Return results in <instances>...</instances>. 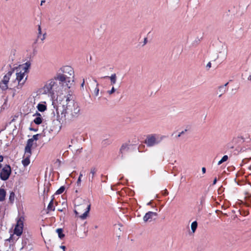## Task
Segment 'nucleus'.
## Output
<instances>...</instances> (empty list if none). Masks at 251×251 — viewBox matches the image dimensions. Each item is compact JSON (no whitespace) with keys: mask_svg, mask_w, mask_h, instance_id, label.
<instances>
[{"mask_svg":"<svg viewBox=\"0 0 251 251\" xmlns=\"http://www.w3.org/2000/svg\"><path fill=\"white\" fill-rule=\"evenodd\" d=\"M73 104H68L67 105L63 104L62 106L63 110L61 113V116L59 114L58 106L54 105V101L52 104L54 108L56 109L57 114V120L61 124L64 122L74 121L80 115V108L77 102H72Z\"/></svg>","mask_w":251,"mask_h":251,"instance_id":"1","label":"nucleus"},{"mask_svg":"<svg viewBox=\"0 0 251 251\" xmlns=\"http://www.w3.org/2000/svg\"><path fill=\"white\" fill-rule=\"evenodd\" d=\"M24 217L23 216L19 217L17 219L16 224L15 225L13 234L10 235H22L23 233H26V228H24Z\"/></svg>","mask_w":251,"mask_h":251,"instance_id":"2","label":"nucleus"},{"mask_svg":"<svg viewBox=\"0 0 251 251\" xmlns=\"http://www.w3.org/2000/svg\"><path fill=\"white\" fill-rule=\"evenodd\" d=\"M54 80H58L59 81V84L61 85V87H63L64 84H66V85L67 86L68 88H70L71 87V85L73 84L72 82L69 85V83L71 82L70 76H67L66 75L57 73L54 77Z\"/></svg>","mask_w":251,"mask_h":251,"instance_id":"3","label":"nucleus"},{"mask_svg":"<svg viewBox=\"0 0 251 251\" xmlns=\"http://www.w3.org/2000/svg\"><path fill=\"white\" fill-rule=\"evenodd\" d=\"M12 173V169L9 164L2 167L0 171V179L2 181L7 180Z\"/></svg>","mask_w":251,"mask_h":251,"instance_id":"4","label":"nucleus"},{"mask_svg":"<svg viewBox=\"0 0 251 251\" xmlns=\"http://www.w3.org/2000/svg\"><path fill=\"white\" fill-rule=\"evenodd\" d=\"M155 136V134L149 135L147 136L145 143L148 147H152L155 145L158 144L164 138L167 137L166 136H162L160 137L156 138Z\"/></svg>","mask_w":251,"mask_h":251,"instance_id":"5","label":"nucleus"},{"mask_svg":"<svg viewBox=\"0 0 251 251\" xmlns=\"http://www.w3.org/2000/svg\"><path fill=\"white\" fill-rule=\"evenodd\" d=\"M46 89L48 93L54 94V91L57 92L61 90V88L59 87L56 82L53 79L50 80V82L49 84L46 85Z\"/></svg>","mask_w":251,"mask_h":251,"instance_id":"6","label":"nucleus"},{"mask_svg":"<svg viewBox=\"0 0 251 251\" xmlns=\"http://www.w3.org/2000/svg\"><path fill=\"white\" fill-rule=\"evenodd\" d=\"M22 248H26L31 250L32 249V242L30 236H22Z\"/></svg>","mask_w":251,"mask_h":251,"instance_id":"7","label":"nucleus"},{"mask_svg":"<svg viewBox=\"0 0 251 251\" xmlns=\"http://www.w3.org/2000/svg\"><path fill=\"white\" fill-rule=\"evenodd\" d=\"M59 71H61L63 74H67L70 76H73L72 83L74 82V71L73 68L70 66H63L60 68Z\"/></svg>","mask_w":251,"mask_h":251,"instance_id":"8","label":"nucleus"},{"mask_svg":"<svg viewBox=\"0 0 251 251\" xmlns=\"http://www.w3.org/2000/svg\"><path fill=\"white\" fill-rule=\"evenodd\" d=\"M34 141L31 138L28 139L25 148V154H32V149Z\"/></svg>","mask_w":251,"mask_h":251,"instance_id":"9","label":"nucleus"},{"mask_svg":"<svg viewBox=\"0 0 251 251\" xmlns=\"http://www.w3.org/2000/svg\"><path fill=\"white\" fill-rule=\"evenodd\" d=\"M17 68L18 69L22 68V70L24 71V73L25 74L28 73L31 68V63L30 61H27L22 65H19Z\"/></svg>","mask_w":251,"mask_h":251,"instance_id":"10","label":"nucleus"},{"mask_svg":"<svg viewBox=\"0 0 251 251\" xmlns=\"http://www.w3.org/2000/svg\"><path fill=\"white\" fill-rule=\"evenodd\" d=\"M157 215L158 214L156 212L149 211L144 215L143 220L145 222H147L148 221L151 222L153 219V216H157Z\"/></svg>","mask_w":251,"mask_h":251,"instance_id":"11","label":"nucleus"},{"mask_svg":"<svg viewBox=\"0 0 251 251\" xmlns=\"http://www.w3.org/2000/svg\"><path fill=\"white\" fill-rule=\"evenodd\" d=\"M38 111L41 112H44L47 109V104L45 101L39 103L37 106Z\"/></svg>","mask_w":251,"mask_h":251,"instance_id":"12","label":"nucleus"},{"mask_svg":"<svg viewBox=\"0 0 251 251\" xmlns=\"http://www.w3.org/2000/svg\"><path fill=\"white\" fill-rule=\"evenodd\" d=\"M9 81L2 79L0 82V88L2 91L9 89L8 84Z\"/></svg>","mask_w":251,"mask_h":251,"instance_id":"13","label":"nucleus"},{"mask_svg":"<svg viewBox=\"0 0 251 251\" xmlns=\"http://www.w3.org/2000/svg\"><path fill=\"white\" fill-rule=\"evenodd\" d=\"M102 78H109L110 80L111 85H113L116 82L117 76L116 74H112L111 76H104L102 77Z\"/></svg>","mask_w":251,"mask_h":251,"instance_id":"14","label":"nucleus"},{"mask_svg":"<svg viewBox=\"0 0 251 251\" xmlns=\"http://www.w3.org/2000/svg\"><path fill=\"white\" fill-rule=\"evenodd\" d=\"M31 154H26V156L25 158H24L22 161V163L23 165L26 167H27L30 163V157Z\"/></svg>","mask_w":251,"mask_h":251,"instance_id":"15","label":"nucleus"},{"mask_svg":"<svg viewBox=\"0 0 251 251\" xmlns=\"http://www.w3.org/2000/svg\"><path fill=\"white\" fill-rule=\"evenodd\" d=\"M17 236H10L8 239H7L5 240V244L8 245V243H9V246L13 244L17 240L18 238H16Z\"/></svg>","mask_w":251,"mask_h":251,"instance_id":"16","label":"nucleus"},{"mask_svg":"<svg viewBox=\"0 0 251 251\" xmlns=\"http://www.w3.org/2000/svg\"><path fill=\"white\" fill-rule=\"evenodd\" d=\"M6 195V190L4 188H0V201H3L5 200Z\"/></svg>","mask_w":251,"mask_h":251,"instance_id":"17","label":"nucleus"},{"mask_svg":"<svg viewBox=\"0 0 251 251\" xmlns=\"http://www.w3.org/2000/svg\"><path fill=\"white\" fill-rule=\"evenodd\" d=\"M25 73H22L21 71L20 72H17L16 73V78L15 79V81H21L22 79L24 78L25 75Z\"/></svg>","mask_w":251,"mask_h":251,"instance_id":"18","label":"nucleus"},{"mask_svg":"<svg viewBox=\"0 0 251 251\" xmlns=\"http://www.w3.org/2000/svg\"><path fill=\"white\" fill-rule=\"evenodd\" d=\"M128 146V144H127L126 143L123 144L122 145V146L120 148V151H119V153L122 154V155H121L122 158H123V157H124L123 155V151L126 149V150L128 151L129 150V147Z\"/></svg>","mask_w":251,"mask_h":251,"instance_id":"19","label":"nucleus"},{"mask_svg":"<svg viewBox=\"0 0 251 251\" xmlns=\"http://www.w3.org/2000/svg\"><path fill=\"white\" fill-rule=\"evenodd\" d=\"M47 210L48 211L47 213H48L50 211H54L55 210V206L53 205V200L50 201L48 206Z\"/></svg>","mask_w":251,"mask_h":251,"instance_id":"20","label":"nucleus"},{"mask_svg":"<svg viewBox=\"0 0 251 251\" xmlns=\"http://www.w3.org/2000/svg\"><path fill=\"white\" fill-rule=\"evenodd\" d=\"M43 117H36L33 121L32 122H33L35 124L37 125H39L41 124L43 122Z\"/></svg>","mask_w":251,"mask_h":251,"instance_id":"21","label":"nucleus"},{"mask_svg":"<svg viewBox=\"0 0 251 251\" xmlns=\"http://www.w3.org/2000/svg\"><path fill=\"white\" fill-rule=\"evenodd\" d=\"M197 227H198L197 222L196 221L193 222L191 225V231H192V233H194L196 231V230L197 228Z\"/></svg>","mask_w":251,"mask_h":251,"instance_id":"22","label":"nucleus"},{"mask_svg":"<svg viewBox=\"0 0 251 251\" xmlns=\"http://www.w3.org/2000/svg\"><path fill=\"white\" fill-rule=\"evenodd\" d=\"M112 143V141L108 139H105L102 141L101 145L103 147H105Z\"/></svg>","mask_w":251,"mask_h":251,"instance_id":"23","label":"nucleus"},{"mask_svg":"<svg viewBox=\"0 0 251 251\" xmlns=\"http://www.w3.org/2000/svg\"><path fill=\"white\" fill-rule=\"evenodd\" d=\"M15 194V192L13 191L10 192V194L9 196V201L10 203H13L14 201Z\"/></svg>","mask_w":251,"mask_h":251,"instance_id":"24","label":"nucleus"},{"mask_svg":"<svg viewBox=\"0 0 251 251\" xmlns=\"http://www.w3.org/2000/svg\"><path fill=\"white\" fill-rule=\"evenodd\" d=\"M97 171V169L95 167L92 168L91 169L90 173L92 174V178H90V176H89V181H91V182L93 181L94 175L95 174V173H96Z\"/></svg>","mask_w":251,"mask_h":251,"instance_id":"25","label":"nucleus"},{"mask_svg":"<svg viewBox=\"0 0 251 251\" xmlns=\"http://www.w3.org/2000/svg\"><path fill=\"white\" fill-rule=\"evenodd\" d=\"M66 189L65 186H61L55 193L54 195L61 194L64 192Z\"/></svg>","mask_w":251,"mask_h":251,"instance_id":"26","label":"nucleus"},{"mask_svg":"<svg viewBox=\"0 0 251 251\" xmlns=\"http://www.w3.org/2000/svg\"><path fill=\"white\" fill-rule=\"evenodd\" d=\"M218 89L220 93V94L219 96V97H221L227 90V88L226 87H224V86H219L218 87Z\"/></svg>","mask_w":251,"mask_h":251,"instance_id":"27","label":"nucleus"},{"mask_svg":"<svg viewBox=\"0 0 251 251\" xmlns=\"http://www.w3.org/2000/svg\"><path fill=\"white\" fill-rule=\"evenodd\" d=\"M228 159V157L227 155H225L223 156V157L221 158L220 160L219 161L218 163V165H220L226 161Z\"/></svg>","mask_w":251,"mask_h":251,"instance_id":"28","label":"nucleus"},{"mask_svg":"<svg viewBox=\"0 0 251 251\" xmlns=\"http://www.w3.org/2000/svg\"><path fill=\"white\" fill-rule=\"evenodd\" d=\"M240 214L244 216H248L250 214V210L249 209L248 210H244V209H241L240 210Z\"/></svg>","mask_w":251,"mask_h":251,"instance_id":"29","label":"nucleus"},{"mask_svg":"<svg viewBox=\"0 0 251 251\" xmlns=\"http://www.w3.org/2000/svg\"><path fill=\"white\" fill-rule=\"evenodd\" d=\"M71 96V95L70 94H68V95L67 96V98H66V104H65V105H68V104H69V103L70 104H73V102H75L74 100H70V97Z\"/></svg>","mask_w":251,"mask_h":251,"instance_id":"30","label":"nucleus"},{"mask_svg":"<svg viewBox=\"0 0 251 251\" xmlns=\"http://www.w3.org/2000/svg\"><path fill=\"white\" fill-rule=\"evenodd\" d=\"M89 213L88 211H85L82 214L79 216V218L82 220L86 219L89 216Z\"/></svg>","mask_w":251,"mask_h":251,"instance_id":"31","label":"nucleus"},{"mask_svg":"<svg viewBox=\"0 0 251 251\" xmlns=\"http://www.w3.org/2000/svg\"><path fill=\"white\" fill-rule=\"evenodd\" d=\"M18 70V68L15 67L11 69L10 71H9L8 73L5 74L8 77H10L14 73L15 70ZM18 71V70H17Z\"/></svg>","mask_w":251,"mask_h":251,"instance_id":"32","label":"nucleus"},{"mask_svg":"<svg viewBox=\"0 0 251 251\" xmlns=\"http://www.w3.org/2000/svg\"><path fill=\"white\" fill-rule=\"evenodd\" d=\"M41 136V133L36 134L35 135H33L32 136V137L31 138V140H32L33 141H37L39 140V137Z\"/></svg>","mask_w":251,"mask_h":251,"instance_id":"33","label":"nucleus"},{"mask_svg":"<svg viewBox=\"0 0 251 251\" xmlns=\"http://www.w3.org/2000/svg\"><path fill=\"white\" fill-rule=\"evenodd\" d=\"M63 229L62 228H58L56 229V232L58 234V235H65L63 233Z\"/></svg>","mask_w":251,"mask_h":251,"instance_id":"34","label":"nucleus"},{"mask_svg":"<svg viewBox=\"0 0 251 251\" xmlns=\"http://www.w3.org/2000/svg\"><path fill=\"white\" fill-rule=\"evenodd\" d=\"M135 241V238H130L129 236L127 237V244L128 245H132L133 242Z\"/></svg>","mask_w":251,"mask_h":251,"instance_id":"35","label":"nucleus"},{"mask_svg":"<svg viewBox=\"0 0 251 251\" xmlns=\"http://www.w3.org/2000/svg\"><path fill=\"white\" fill-rule=\"evenodd\" d=\"M18 84L16 86V87L18 89H21L22 88V87L23 86V85L25 84V83L24 82H21V81H18Z\"/></svg>","mask_w":251,"mask_h":251,"instance_id":"36","label":"nucleus"},{"mask_svg":"<svg viewBox=\"0 0 251 251\" xmlns=\"http://www.w3.org/2000/svg\"><path fill=\"white\" fill-rule=\"evenodd\" d=\"M38 33L37 37L38 38L42 35V29H41V26L40 25H38Z\"/></svg>","mask_w":251,"mask_h":251,"instance_id":"37","label":"nucleus"},{"mask_svg":"<svg viewBox=\"0 0 251 251\" xmlns=\"http://www.w3.org/2000/svg\"><path fill=\"white\" fill-rule=\"evenodd\" d=\"M99 85V84L97 83V87L95 88V90H94V94L96 96H97L99 94V88L98 87Z\"/></svg>","mask_w":251,"mask_h":251,"instance_id":"38","label":"nucleus"},{"mask_svg":"<svg viewBox=\"0 0 251 251\" xmlns=\"http://www.w3.org/2000/svg\"><path fill=\"white\" fill-rule=\"evenodd\" d=\"M45 192H46V188H44V191H43V194L42 195V196L43 197V201H45V199H48V194H45Z\"/></svg>","mask_w":251,"mask_h":251,"instance_id":"39","label":"nucleus"},{"mask_svg":"<svg viewBox=\"0 0 251 251\" xmlns=\"http://www.w3.org/2000/svg\"><path fill=\"white\" fill-rule=\"evenodd\" d=\"M116 91V89H115V88L113 86L112 89L110 90H109L107 91V93L109 94V95H111L112 94H113Z\"/></svg>","mask_w":251,"mask_h":251,"instance_id":"40","label":"nucleus"},{"mask_svg":"<svg viewBox=\"0 0 251 251\" xmlns=\"http://www.w3.org/2000/svg\"><path fill=\"white\" fill-rule=\"evenodd\" d=\"M161 193L162 195L163 196H167L169 194V192L168 191V190L166 189L162 191Z\"/></svg>","mask_w":251,"mask_h":251,"instance_id":"41","label":"nucleus"},{"mask_svg":"<svg viewBox=\"0 0 251 251\" xmlns=\"http://www.w3.org/2000/svg\"><path fill=\"white\" fill-rule=\"evenodd\" d=\"M205 196H202L201 198L200 205H202V204H203V203L205 201Z\"/></svg>","mask_w":251,"mask_h":251,"instance_id":"42","label":"nucleus"},{"mask_svg":"<svg viewBox=\"0 0 251 251\" xmlns=\"http://www.w3.org/2000/svg\"><path fill=\"white\" fill-rule=\"evenodd\" d=\"M51 186V184L50 183V182H48V184H47V187H45L46 188V189H47V193L46 194H48V193L50 191V186Z\"/></svg>","mask_w":251,"mask_h":251,"instance_id":"43","label":"nucleus"},{"mask_svg":"<svg viewBox=\"0 0 251 251\" xmlns=\"http://www.w3.org/2000/svg\"><path fill=\"white\" fill-rule=\"evenodd\" d=\"M33 116H35L36 117H42L41 114L38 111H36V113L33 115Z\"/></svg>","mask_w":251,"mask_h":251,"instance_id":"44","label":"nucleus"},{"mask_svg":"<svg viewBox=\"0 0 251 251\" xmlns=\"http://www.w3.org/2000/svg\"><path fill=\"white\" fill-rule=\"evenodd\" d=\"M81 182V179L80 178V177H78L76 181V184L77 186H79L80 185Z\"/></svg>","mask_w":251,"mask_h":251,"instance_id":"45","label":"nucleus"},{"mask_svg":"<svg viewBox=\"0 0 251 251\" xmlns=\"http://www.w3.org/2000/svg\"><path fill=\"white\" fill-rule=\"evenodd\" d=\"M29 130L30 131H34V132H37L38 130V128H34L33 127H31V126H30L29 127Z\"/></svg>","mask_w":251,"mask_h":251,"instance_id":"46","label":"nucleus"},{"mask_svg":"<svg viewBox=\"0 0 251 251\" xmlns=\"http://www.w3.org/2000/svg\"><path fill=\"white\" fill-rule=\"evenodd\" d=\"M201 39L202 37L201 38V39H199L198 37H197V39L194 42L193 44L194 45L195 43H196L197 44H199Z\"/></svg>","mask_w":251,"mask_h":251,"instance_id":"47","label":"nucleus"},{"mask_svg":"<svg viewBox=\"0 0 251 251\" xmlns=\"http://www.w3.org/2000/svg\"><path fill=\"white\" fill-rule=\"evenodd\" d=\"M250 160V158H244L242 160V163H244V164H246L247 163H248Z\"/></svg>","mask_w":251,"mask_h":251,"instance_id":"48","label":"nucleus"},{"mask_svg":"<svg viewBox=\"0 0 251 251\" xmlns=\"http://www.w3.org/2000/svg\"><path fill=\"white\" fill-rule=\"evenodd\" d=\"M9 89L10 90H12L13 92V95H12V97H14L15 96V95H16V89L15 88H9Z\"/></svg>","mask_w":251,"mask_h":251,"instance_id":"49","label":"nucleus"},{"mask_svg":"<svg viewBox=\"0 0 251 251\" xmlns=\"http://www.w3.org/2000/svg\"><path fill=\"white\" fill-rule=\"evenodd\" d=\"M90 209H91V204H89L87 205V207H86V211H88V213H90Z\"/></svg>","mask_w":251,"mask_h":251,"instance_id":"50","label":"nucleus"},{"mask_svg":"<svg viewBox=\"0 0 251 251\" xmlns=\"http://www.w3.org/2000/svg\"><path fill=\"white\" fill-rule=\"evenodd\" d=\"M211 62H209L207 63V65H206V69H207V70H208L211 68Z\"/></svg>","mask_w":251,"mask_h":251,"instance_id":"51","label":"nucleus"},{"mask_svg":"<svg viewBox=\"0 0 251 251\" xmlns=\"http://www.w3.org/2000/svg\"><path fill=\"white\" fill-rule=\"evenodd\" d=\"M74 213L75 214V217H79L80 215H79V213L76 210H74Z\"/></svg>","mask_w":251,"mask_h":251,"instance_id":"52","label":"nucleus"},{"mask_svg":"<svg viewBox=\"0 0 251 251\" xmlns=\"http://www.w3.org/2000/svg\"><path fill=\"white\" fill-rule=\"evenodd\" d=\"M56 100L57 102L58 103V104H61V101H62V100L59 99L58 96L57 97Z\"/></svg>","mask_w":251,"mask_h":251,"instance_id":"53","label":"nucleus"},{"mask_svg":"<svg viewBox=\"0 0 251 251\" xmlns=\"http://www.w3.org/2000/svg\"><path fill=\"white\" fill-rule=\"evenodd\" d=\"M217 182V178L216 177H215L214 178V180L213 181V183H212V185H215L216 184Z\"/></svg>","mask_w":251,"mask_h":251,"instance_id":"54","label":"nucleus"},{"mask_svg":"<svg viewBox=\"0 0 251 251\" xmlns=\"http://www.w3.org/2000/svg\"><path fill=\"white\" fill-rule=\"evenodd\" d=\"M3 159H4V156L2 155H0V164H1V163L2 162H3Z\"/></svg>","mask_w":251,"mask_h":251,"instance_id":"55","label":"nucleus"},{"mask_svg":"<svg viewBox=\"0 0 251 251\" xmlns=\"http://www.w3.org/2000/svg\"><path fill=\"white\" fill-rule=\"evenodd\" d=\"M201 171H202V174H205L206 173V168L205 167H202V169H201Z\"/></svg>","mask_w":251,"mask_h":251,"instance_id":"56","label":"nucleus"},{"mask_svg":"<svg viewBox=\"0 0 251 251\" xmlns=\"http://www.w3.org/2000/svg\"><path fill=\"white\" fill-rule=\"evenodd\" d=\"M84 84H85V80H84V79H83V82L81 83V84L80 85L81 89V88L83 89V86H84Z\"/></svg>","mask_w":251,"mask_h":251,"instance_id":"57","label":"nucleus"},{"mask_svg":"<svg viewBox=\"0 0 251 251\" xmlns=\"http://www.w3.org/2000/svg\"><path fill=\"white\" fill-rule=\"evenodd\" d=\"M3 79L5 80H8V81H9L10 78L8 77V76H7L6 75H5L3 76Z\"/></svg>","mask_w":251,"mask_h":251,"instance_id":"58","label":"nucleus"},{"mask_svg":"<svg viewBox=\"0 0 251 251\" xmlns=\"http://www.w3.org/2000/svg\"><path fill=\"white\" fill-rule=\"evenodd\" d=\"M82 148L78 149L76 150V153H80L82 151Z\"/></svg>","mask_w":251,"mask_h":251,"instance_id":"59","label":"nucleus"},{"mask_svg":"<svg viewBox=\"0 0 251 251\" xmlns=\"http://www.w3.org/2000/svg\"><path fill=\"white\" fill-rule=\"evenodd\" d=\"M148 42V38L147 37L145 38L144 39V44L143 45H146Z\"/></svg>","mask_w":251,"mask_h":251,"instance_id":"60","label":"nucleus"},{"mask_svg":"<svg viewBox=\"0 0 251 251\" xmlns=\"http://www.w3.org/2000/svg\"><path fill=\"white\" fill-rule=\"evenodd\" d=\"M153 200H151L150 201H149L148 203V205H151V204L153 203Z\"/></svg>","mask_w":251,"mask_h":251,"instance_id":"61","label":"nucleus"},{"mask_svg":"<svg viewBox=\"0 0 251 251\" xmlns=\"http://www.w3.org/2000/svg\"><path fill=\"white\" fill-rule=\"evenodd\" d=\"M187 131V129H185L184 130L182 131H181V132H180L179 133H180V135H182V134H184V133H185V132H186Z\"/></svg>","mask_w":251,"mask_h":251,"instance_id":"62","label":"nucleus"},{"mask_svg":"<svg viewBox=\"0 0 251 251\" xmlns=\"http://www.w3.org/2000/svg\"><path fill=\"white\" fill-rule=\"evenodd\" d=\"M46 35V33H45L43 35V38H41V40L42 41H43L45 39V36Z\"/></svg>","mask_w":251,"mask_h":251,"instance_id":"63","label":"nucleus"},{"mask_svg":"<svg viewBox=\"0 0 251 251\" xmlns=\"http://www.w3.org/2000/svg\"><path fill=\"white\" fill-rule=\"evenodd\" d=\"M56 162H57L58 163L59 166H60L61 165V161L59 159H57L56 160Z\"/></svg>","mask_w":251,"mask_h":251,"instance_id":"64","label":"nucleus"}]
</instances>
